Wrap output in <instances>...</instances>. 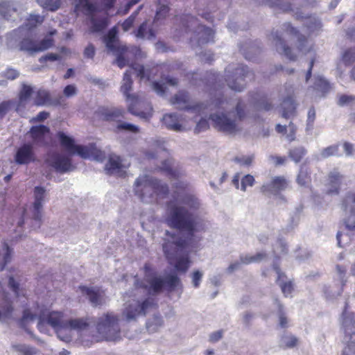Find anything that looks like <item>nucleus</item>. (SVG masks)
Instances as JSON below:
<instances>
[{"mask_svg":"<svg viewBox=\"0 0 355 355\" xmlns=\"http://www.w3.org/2000/svg\"><path fill=\"white\" fill-rule=\"evenodd\" d=\"M132 85L131 71L130 70H126L123 75L121 92L125 96L126 101L129 102L128 110L133 115L145 120H149L153 116V107L148 101L138 94H130Z\"/></svg>","mask_w":355,"mask_h":355,"instance_id":"nucleus-1","label":"nucleus"},{"mask_svg":"<svg viewBox=\"0 0 355 355\" xmlns=\"http://www.w3.org/2000/svg\"><path fill=\"white\" fill-rule=\"evenodd\" d=\"M144 282L141 283L139 287L146 290L150 294L157 295L166 290L168 293H171L176 287L181 285V281L177 275L171 274L163 279L157 276L153 270L150 263H145Z\"/></svg>","mask_w":355,"mask_h":355,"instance_id":"nucleus-2","label":"nucleus"},{"mask_svg":"<svg viewBox=\"0 0 355 355\" xmlns=\"http://www.w3.org/2000/svg\"><path fill=\"white\" fill-rule=\"evenodd\" d=\"M166 221L171 227L187 232L190 238L198 231L193 215L182 206H172Z\"/></svg>","mask_w":355,"mask_h":355,"instance_id":"nucleus-3","label":"nucleus"},{"mask_svg":"<svg viewBox=\"0 0 355 355\" xmlns=\"http://www.w3.org/2000/svg\"><path fill=\"white\" fill-rule=\"evenodd\" d=\"M118 315L112 312L103 314L98 318L96 328L99 336L94 342L116 341L120 339L121 329Z\"/></svg>","mask_w":355,"mask_h":355,"instance_id":"nucleus-4","label":"nucleus"},{"mask_svg":"<svg viewBox=\"0 0 355 355\" xmlns=\"http://www.w3.org/2000/svg\"><path fill=\"white\" fill-rule=\"evenodd\" d=\"M58 137L61 146L71 154H77L83 159L93 157L100 162L105 159V153L98 149L94 144L87 146L76 145L73 139L62 132L58 133Z\"/></svg>","mask_w":355,"mask_h":355,"instance_id":"nucleus-5","label":"nucleus"},{"mask_svg":"<svg viewBox=\"0 0 355 355\" xmlns=\"http://www.w3.org/2000/svg\"><path fill=\"white\" fill-rule=\"evenodd\" d=\"M134 185L135 193L141 200H144L146 193L144 190L147 189L153 190V196H156L164 198L169 193V188L167 184L162 182L157 178L148 175L139 176L136 179Z\"/></svg>","mask_w":355,"mask_h":355,"instance_id":"nucleus-6","label":"nucleus"},{"mask_svg":"<svg viewBox=\"0 0 355 355\" xmlns=\"http://www.w3.org/2000/svg\"><path fill=\"white\" fill-rule=\"evenodd\" d=\"M254 74L248 70L247 66L239 64L231 74H227L225 80L228 86L234 91L241 92L246 86V78L254 79Z\"/></svg>","mask_w":355,"mask_h":355,"instance_id":"nucleus-7","label":"nucleus"},{"mask_svg":"<svg viewBox=\"0 0 355 355\" xmlns=\"http://www.w3.org/2000/svg\"><path fill=\"white\" fill-rule=\"evenodd\" d=\"M67 320L64 318V313L60 311H51L47 314L41 313L38 316L37 326L40 329L45 324H49L60 336L62 331L66 330Z\"/></svg>","mask_w":355,"mask_h":355,"instance_id":"nucleus-8","label":"nucleus"},{"mask_svg":"<svg viewBox=\"0 0 355 355\" xmlns=\"http://www.w3.org/2000/svg\"><path fill=\"white\" fill-rule=\"evenodd\" d=\"M157 306V303L152 297H147L142 302L137 301L135 304L127 305L123 315L128 321L135 320L140 315H146L148 309Z\"/></svg>","mask_w":355,"mask_h":355,"instance_id":"nucleus-9","label":"nucleus"},{"mask_svg":"<svg viewBox=\"0 0 355 355\" xmlns=\"http://www.w3.org/2000/svg\"><path fill=\"white\" fill-rule=\"evenodd\" d=\"M166 234L170 236L173 241L164 242L162 245L163 252L168 263L172 264V261L175 257L187 248L188 242L184 239L180 237L177 238L175 234L170 233L168 231H166Z\"/></svg>","mask_w":355,"mask_h":355,"instance_id":"nucleus-10","label":"nucleus"},{"mask_svg":"<svg viewBox=\"0 0 355 355\" xmlns=\"http://www.w3.org/2000/svg\"><path fill=\"white\" fill-rule=\"evenodd\" d=\"M170 102L172 105H176L180 110L191 112L197 115L200 114L205 109L202 103L190 105V96L189 92L186 91H180L171 98Z\"/></svg>","mask_w":355,"mask_h":355,"instance_id":"nucleus-11","label":"nucleus"},{"mask_svg":"<svg viewBox=\"0 0 355 355\" xmlns=\"http://www.w3.org/2000/svg\"><path fill=\"white\" fill-rule=\"evenodd\" d=\"M46 190L42 187H35L34 189V198L33 209L31 210L32 217L31 218L35 221V225H33L32 227L35 226L40 228L42 224V202L44 200Z\"/></svg>","mask_w":355,"mask_h":355,"instance_id":"nucleus-12","label":"nucleus"},{"mask_svg":"<svg viewBox=\"0 0 355 355\" xmlns=\"http://www.w3.org/2000/svg\"><path fill=\"white\" fill-rule=\"evenodd\" d=\"M209 119L214 123V126L218 131L228 135L235 134L237 130V125L234 121L229 119L225 114H211Z\"/></svg>","mask_w":355,"mask_h":355,"instance_id":"nucleus-13","label":"nucleus"},{"mask_svg":"<svg viewBox=\"0 0 355 355\" xmlns=\"http://www.w3.org/2000/svg\"><path fill=\"white\" fill-rule=\"evenodd\" d=\"M288 186V182L284 176H275L272 178L270 182L263 184L261 188V192L266 194L279 195Z\"/></svg>","mask_w":355,"mask_h":355,"instance_id":"nucleus-14","label":"nucleus"},{"mask_svg":"<svg viewBox=\"0 0 355 355\" xmlns=\"http://www.w3.org/2000/svg\"><path fill=\"white\" fill-rule=\"evenodd\" d=\"M15 161L17 164L23 165L28 164L35 161V155L33 145L30 143L21 145L15 155Z\"/></svg>","mask_w":355,"mask_h":355,"instance_id":"nucleus-15","label":"nucleus"},{"mask_svg":"<svg viewBox=\"0 0 355 355\" xmlns=\"http://www.w3.org/2000/svg\"><path fill=\"white\" fill-rule=\"evenodd\" d=\"M100 119L105 121H119L123 118L125 110L117 107H100L95 112Z\"/></svg>","mask_w":355,"mask_h":355,"instance_id":"nucleus-16","label":"nucleus"},{"mask_svg":"<svg viewBox=\"0 0 355 355\" xmlns=\"http://www.w3.org/2000/svg\"><path fill=\"white\" fill-rule=\"evenodd\" d=\"M90 15V31L92 33L103 32L108 26L110 19L107 13L94 14L95 12L88 11Z\"/></svg>","mask_w":355,"mask_h":355,"instance_id":"nucleus-17","label":"nucleus"},{"mask_svg":"<svg viewBox=\"0 0 355 355\" xmlns=\"http://www.w3.org/2000/svg\"><path fill=\"white\" fill-rule=\"evenodd\" d=\"M159 171L166 175L170 179L178 180L182 175L184 173L179 166H174V159L168 158L162 162Z\"/></svg>","mask_w":355,"mask_h":355,"instance_id":"nucleus-18","label":"nucleus"},{"mask_svg":"<svg viewBox=\"0 0 355 355\" xmlns=\"http://www.w3.org/2000/svg\"><path fill=\"white\" fill-rule=\"evenodd\" d=\"M33 143L40 146H45L47 142L46 136L50 134V128L44 125L32 126L29 130Z\"/></svg>","mask_w":355,"mask_h":355,"instance_id":"nucleus-19","label":"nucleus"},{"mask_svg":"<svg viewBox=\"0 0 355 355\" xmlns=\"http://www.w3.org/2000/svg\"><path fill=\"white\" fill-rule=\"evenodd\" d=\"M130 67L136 73L137 76L141 80L146 78V79L149 80L151 78H154V76H153V73L155 75L158 71L164 69L165 64H156L151 68L146 69L143 65L134 63L131 64Z\"/></svg>","mask_w":355,"mask_h":355,"instance_id":"nucleus-20","label":"nucleus"},{"mask_svg":"<svg viewBox=\"0 0 355 355\" xmlns=\"http://www.w3.org/2000/svg\"><path fill=\"white\" fill-rule=\"evenodd\" d=\"M80 291L87 297L89 301L93 306H98L103 303V292L98 287H88L87 286H80Z\"/></svg>","mask_w":355,"mask_h":355,"instance_id":"nucleus-21","label":"nucleus"},{"mask_svg":"<svg viewBox=\"0 0 355 355\" xmlns=\"http://www.w3.org/2000/svg\"><path fill=\"white\" fill-rule=\"evenodd\" d=\"M122 160L119 156L110 155L105 165V171L108 175L116 174L119 177H125V171H123Z\"/></svg>","mask_w":355,"mask_h":355,"instance_id":"nucleus-22","label":"nucleus"},{"mask_svg":"<svg viewBox=\"0 0 355 355\" xmlns=\"http://www.w3.org/2000/svg\"><path fill=\"white\" fill-rule=\"evenodd\" d=\"M49 165L55 168L56 171L61 173L73 171L75 168V166L71 163V158L63 155L55 156Z\"/></svg>","mask_w":355,"mask_h":355,"instance_id":"nucleus-23","label":"nucleus"},{"mask_svg":"<svg viewBox=\"0 0 355 355\" xmlns=\"http://www.w3.org/2000/svg\"><path fill=\"white\" fill-rule=\"evenodd\" d=\"M117 34L118 28L116 26H114L103 37V42L106 47L111 51L123 49V46L119 44Z\"/></svg>","mask_w":355,"mask_h":355,"instance_id":"nucleus-24","label":"nucleus"},{"mask_svg":"<svg viewBox=\"0 0 355 355\" xmlns=\"http://www.w3.org/2000/svg\"><path fill=\"white\" fill-rule=\"evenodd\" d=\"M17 14L16 0H0V15L6 20Z\"/></svg>","mask_w":355,"mask_h":355,"instance_id":"nucleus-25","label":"nucleus"},{"mask_svg":"<svg viewBox=\"0 0 355 355\" xmlns=\"http://www.w3.org/2000/svg\"><path fill=\"white\" fill-rule=\"evenodd\" d=\"M92 322V318L88 317L67 320L66 330H85L89 327Z\"/></svg>","mask_w":355,"mask_h":355,"instance_id":"nucleus-26","label":"nucleus"},{"mask_svg":"<svg viewBox=\"0 0 355 355\" xmlns=\"http://www.w3.org/2000/svg\"><path fill=\"white\" fill-rule=\"evenodd\" d=\"M283 31L291 35L297 36L299 45L297 49L299 51H302L307 43V38L306 36L300 33L299 31L293 27L291 23H285L283 25Z\"/></svg>","mask_w":355,"mask_h":355,"instance_id":"nucleus-27","label":"nucleus"},{"mask_svg":"<svg viewBox=\"0 0 355 355\" xmlns=\"http://www.w3.org/2000/svg\"><path fill=\"white\" fill-rule=\"evenodd\" d=\"M297 104L293 96H288L285 98L282 103V117L289 119L296 114Z\"/></svg>","mask_w":355,"mask_h":355,"instance_id":"nucleus-28","label":"nucleus"},{"mask_svg":"<svg viewBox=\"0 0 355 355\" xmlns=\"http://www.w3.org/2000/svg\"><path fill=\"white\" fill-rule=\"evenodd\" d=\"M261 4L286 12L293 10L290 0H263Z\"/></svg>","mask_w":355,"mask_h":355,"instance_id":"nucleus-29","label":"nucleus"},{"mask_svg":"<svg viewBox=\"0 0 355 355\" xmlns=\"http://www.w3.org/2000/svg\"><path fill=\"white\" fill-rule=\"evenodd\" d=\"M296 181L301 187H308L311 184V169L305 164L300 166Z\"/></svg>","mask_w":355,"mask_h":355,"instance_id":"nucleus-30","label":"nucleus"},{"mask_svg":"<svg viewBox=\"0 0 355 355\" xmlns=\"http://www.w3.org/2000/svg\"><path fill=\"white\" fill-rule=\"evenodd\" d=\"M162 122L165 126L171 130L181 131L182 125L179 122V119L175 114H166L162 118Z\"/></svg>","mask_w":355,"mask_h":355,"instance_id":"nucleus-31","label":"nucleus"},{"mask_svg":"<svg viewBox=\"0 0 355 355\" xmlns=\"http://www.w3.org/2000/svg\"><path fill=\"white\" fill-rule=\"evenodd\" d=\"M196 32L198 33V42L205 44L214 41V31L213 29L203 25H198Z\"/></svg>","mask_w":355,"mask_h":355,"instance_id":"nucleus-32","label":"nucleus"},{"mask_svg":"<svg viewBox=\"0 0 355 355\" xmlns=\"http://www.w3.org/2000/svg\"><path fill=\"white\" fill-rule=\"evenodd\" d=\"M273 35V38L275 40V46H281L282 49L283 53L284 55L288 58L290 60H296V55L292 53L291 49L286 45L284 40L280 36L277 32H276L275 34L273 33H272Z\"/></svg>","mask_w":355,"mask_h":355,"instance_id":"nucleus-33","label":"nucleus"},{"mask_svg":"<svg viewBox=\"0 0 355 355\" xmlns=\"http://www.w3.org/2000/svg\"><path fill=\"white\" fill-rule=\"evenodd\" d=\"M343 176L338 172H331L329 174V182L331 189L329 191V193L338 194L340 191V186Z\"/></svg>","mask_w":355,"mask_h":355,"instance_id":"nucleus-34","label":"nucleus"},{"mask_svg":"<svg viewBox=\"0 0 355 355\" xmlns=\"http://www.w3.org/2000/svg\"><path fill=\"white\" fill-rule=\"evenodd\" d=\"M252 99L258 105L259 110L269 111L272 108V104L268 99L266 95L254 94L252 96Z\"/></svg>","mask_w":355,"mask_h":355,"instance_id":"nucleus-35","label":"nucleus"},{"mask_svg":"<svg viewBox=\"0 0 355 355\" xmlns=\"http://www.w3.org/2000/svg\"><path fill=\"white\" fill-rule=\"evenodd\" d=\"M267 258V254L266 252H257L254 255H241L240 257V261L242 263L248 265L252 263H259Z\"/></svg>","mask_w":355,"mask_h":355,"instance_id":"nucleus-36","label":"nucleus"},{"mask_svg":"<svg viewBox=\"0 0 355 355\" xmlns=\"http://www.w3.org/2000/svg\"><path fill=\"white\" fill-rule=\"evenodd\" d=\"M307 150L304 146H297L289 150L288 155V157L295 163L302 161L304 157L306 155Z\"/></svg>","mask_w":355,"mask_h":355,"instance_id":"nucleus-37","label":"nucleus"},{"mask_svg":"<svg viewBox=\"0 0 355 355\" xmlns=\"http://www.w3.org/2000/svg\"><path fill=\"white\" fill-rule=\"evenodd\" d=\"M50 94L48 91L40 89L35 92L34 105L37 106L44 105L50 101Z\"/></svg>","mask_w":355,"mask_h":355,"instance_id":"nucleus-38","label":"nucleus"},{"mask_svg":"<svg viewBox=\"0 0 355 355\" xmlns=\"http://www.w3.org/2000/svg\"><path fill=\"white\" fill-rule=\"evenodd\" d=\"M135 35L139 38L152 39L155 37V33L153 28H148L146 21H144L139 26Z\"/></svg>","mask_w":355,"mask_h":355,"instance_id":"nucleus-39","label":"nucleus"},{"mask_svg":"<svg viewBox=\"0 0 355 355\" xmlns=\"http://www.w3.org/2000/svg\"><path fill=\"white\" fill-rule=\"evenodd\" d=\"M191 260L188 254L180 257L174 263L175 270L180 272H186L190 267Z\"/></svg>","mask_w":355,"mask_h":355,"instance_id":"nucleus-40","label":"nucleus"},{"mask_svg":"<svg viewBox=\"0 0 355 355\" xmlns=\"http://www.w3.org/2000/svg\"><path fill=\"white\" fill-rule=\"evenodd\" d=\"M19 49L30 54L37 53L36 41L31 38H24L19 42Z\"/></svg>","mask_w":355,"mask_h":355,"instance_id":"nucleus-41","label":"nucleus"},{"mask_svg":"<svg viewBox=\"0 0 355 355\" xmlns=\"http://www.w3.org/2000/svg\"><path fill=\"white\" fill-rule=\"evenodd\" d=\"M44 17L40 15L31 14L24 22V26L28 29H33L37 27L39 24L43 23Z\"/></svg>","mask_w":355,"mask_h":355,"instance_id":"nucleus-42","label":"nucleus"},{"mask_svg":"<svg viewBox=\"0 0 355 355\" xmlns=\"http://www.w3.org/2000/svg\"><path fill=\"white\" fill-rule=\"evenodd\" d=\"M37 1L40 6L51 12L58 10L62 3V0H37Z\"/></svg>","mask_w":355,"mask_h":355,"instance_id":"nucleus-43","label":"nucleus"},{"mask_svg":"<svg viewBox=\"0 0 355 355\" xmlns=\"http://www.w3.org/2000/svg\"><path fill=\"white\" fill-rule=\"evenodd\" d=\"M181 202L191 209H198L200 205L197 197L191 193L185 194L182 197Z\"/></svg>","mask_w":355,"mask_h":355,"instance_id":"nucleus-44","label":"nucleus"},{"mask_svg":"<svg viewBox=\"0 0 355 355\" xmlns=\"http://www.w3.org/2000/svg\"><path fill=\"white\" fill-rule=\"evenodd\" d=\"M33 94V87L30 85L23 83L18 95L19 103L21 104L26 103L31 98Z\"/></svg>","mask_w":355,"mask_h":355,"instance_id":"nucleus-45","label":"nucleus"},{"mask_svg":"<svg viewBox=\"0 0 355 355\" xmlns=\"http://www.w3.org/2000/svg\"><path fill=\"white\" fill-rule=\"evenodd\" d=\"M286 279H282L281 281L277 283L279 284L284 297H288L294 291V284L293 281H285Z\"/></svg>","mask_w":355,"mask_h":355,"instance_id":"nucleus-46","label":"nucleus"},{"mask_svg":"<svg viewBox=\"0 0 355 355\" xmlns=\"http://www.w3.org/2000/svg\"><path fill=\"white\" fill-rule=\"evenodd\" d=\"M142 8L143 5L139 6L137 10L132 12V15L121 24V27L123 31H128L132 27L136 17Z\"/></svg>","mask_w":355,"mask_h":355,"instance_id":"nucleus-47","label":"nucleus"},{"mask_svg":"<svg viewBox=\"0 0 355 355\" xmlns=\"http://www.w3.org/2000/svg\"><path fill=\"white\" fill-rule=\"evenodd\" d=\"M313 88L318 91L322 92L323 94H325L330 90L331 86L329 82L320 77L315 79Z\"/></svg>","mask_w":355,"mask_h":355,"instance_id":"nucleus-48","label":"nucleus"},{"mask_svg":"<svg viewBox=\"0 0 355 355\" xmlns=\"http://www.w3.org/2000/svg\"><path fill=\"white\" fill-rule=\"evenodd\" d=\"M288 251V250L286 243L282 239H279L277 241L276 248L274 250L275 258L279 259L281 254H286Z\"/></svg>","mask_w":355,"mask_h":355,"instance_id":"nucleus-49","label":"nucleus"},{"mask_svg":"<svg viewBox=\"0 0 355 355\" xmlns=\"http://www.w3.org/2000/svg\"><path fill=\"white\" fill-rule=\"evenodd\" d=\"M53 44L54 40L50 37L44 38L39 42H36L37 52L46 51L53 46Z\"/></svg>","mask_w":355,"mask_h":355,"instance_id":"nucleus-50","label":"nucleus"},{"mask_svg":"<svg viewBox=\"0 0 355 355\" xmlns=\"http://www.w3.org/2000/svg\"><path fill=\"white\" fill-rule=\"evenodd\" d=\"M338 151V144L331 145L322 149V150L321 151V156L322 158H327L333 155H339Z\"/></svg>","mask_w":355,"mask_h":355,"instance_id":"nucleus-51","label":"nucleus"},{"mask_svg":"<svg viewBox=\"0 0 355 355\" xmlns=\"http://www.w3.org/2000/svg\"><path fill=\"white\" fill-rule=\"evenodd\" d=\"M123 50L121 49L112 51L113 53H116V63L120 68L124 67L127 64L126 59L124 57V53L128 51V48L125 46H123Z\"/></svg>","mask_w":355,"mask_h":355,"instance_id":"nucleus-52","label":"nucleus"},{"mask_svg":"<svg viewBox=\"0 0 355 355\" xmlns=\"http://www.w3.org/2000/svg\"><path fill=\"white\" fill-rule=\"evenodd\" d=\"M278 318L279 326L282 328H286L288 326V320L281 303L278 304Z\"/></svg>","mask_w":355,"mask_h":355,"instance_id":"nucleus-53","label":"nucleus"},{"mask_svg":"<svg viewBox=\"0 0 355 355\" xmlns=\"http://www.w3.org/2000/svg\"><path fill=\"white\" fill-rule=\"evenodd\" d=\"M15 349L21 355H35L36 350L34 347L26 345H17L15 346Z\"/></svg>","mask_w":355,"mask_h":355,"instance_id":"nucleus-54","label":"nucleus"},{"mask_svg":"<svg viewBox=\"0 0 355 355\" xmlns=\"http://www.w3.org/2000/svg\"><path fill=\"white\" fill-rule=\"evenodd\" d=\"M4 247L6 248V253L3 256L1 261L0 271L3 270L6 265L11 260L12 249L10 248L7 243H5Z\"/></svg>","mask_w":355,"mask_h":355,"instance_id":"nucleus-55","label":"nucleus"},{"mask_svg":"<svg viewBox=\"0 0 355 355\" xmlns=\"http://www.w3.org/2000/svg\"><path fill=\"white\" fill-rule=\"evenodd\" d=\"M169 12V8L167 6L162 5L159 6V8L157 9L155 18H154V23L157 22L158 21L164 19L166 15H168Z\"/></svg>","mask_w":355,"mask_h":355,"instance_id":"nucleus-56","label":"nucleus"},{"mask_svg":"<svg viewBox=\"0 0 355 355\" xmlns=\"http://www.w3.org/2000/svg\"><path fill=\"white\" fill-rule=\"evenodd\" d=\"M254 178L252 175L248 174L245 175L241 179V189L242 191H245L246 190L247 187H252L254 184Z\"/></svg>","mask_w":355,"mask_h":355,"instance_id":"nucleus-57","label":"nucleus"},{"mask_svg":"<svg viewBox=\"0 0 355 355\" xmlns=\"http://www.w3.org/2000/svg\"><path fill=\"white\" fill-rule=\"evenodd\" d=\"M284 346V348H293L297 346L298 339L294 336H288L283 338Z\"/></svg>","mask_w":355,"mask_h":355,"instance_id":"nucleus-58","label":"nucleus"},{"mask_svg":"<svg viewBox=\"0 0 355 355\" xmlns=\"http://www.w3.org/2000/svg\"><path fill=\"white\" fill-rule=\"evenodd\" d=\"M81 7L86 11L93 12L96 10L95 6L89 2V0H78V3L76 5V8Z\"/></svg>","mask_w":355,"mask_h":355,"instance_id":"nucleus-59","label":"nucleus"},{"mask_svg":"<svg viewBox=\"0 0 355 355\" xmlns=\"http://www.w3.org/2000/svg\"><path fill=\"white\" fill-rule=\"evenodd\" d=\"M202 278V273L199 270H194L191 275L192 284L194 288H197L200 286Z\"/></svg>","mask_w":355,"mask_h":355,"instance_id":"nucleus-60","label":"nucleus"},{"mask_svg":"<svg viewBox=\"0 0 355 355\" xmlns=\"http://www.w3.org/2000/svg\"><path fill=\"white\" fill-rule=\"evenodd\" d=\"M12 103L10 101H5L0 103V119H2L10 109Z\"/></svg>","mask_w":355,"mask_h":355,"instance_id":"nucleus-61","label":"nucleus"},{"mask_svg":"<svg viewBox=\"0 0 355 355\" xmlns=\"http://www.w3.org/2000/svg\"><path fill=\"white\" fill-rule=\"evenodd\" d=\"M253 156H242L236 157L234 158V161L243 166H250L253 161Z\"/></svg>","mask_w":355,"mask_h":355,"instance_id":"nucleus-62","label":"nucleus"},{"mask_svg":"<svg viewBox=\"0 0 355 355\" xmlns=\"http://www.w3.org/2000/svg\"><path fill=\"white\" fill-rule=\"evenodd\" d=\"M354 55L355 50L353 49H348L344 52L343 55V60L345 64H349L354 60Z\"/></svg>","mask_w":355,"mask_h":355,"instance_id":"nucleus-63","label":"nucleus"},{"mask_svg":"<svg viewBox=\"0 0 355 355\" xmlns=\"http://www.w3.org/2000/svg\"><path fill=\"white\" fill-rule=\"evenodd\" d=\"M119 130H125L132 132H138L139 128L133 124L128 123H121L117 125Z\"/></svg>","mask_w":355,"mask_h":355,"instance_id":"nucleus-64","label":"nucleus"}]
</instances>
